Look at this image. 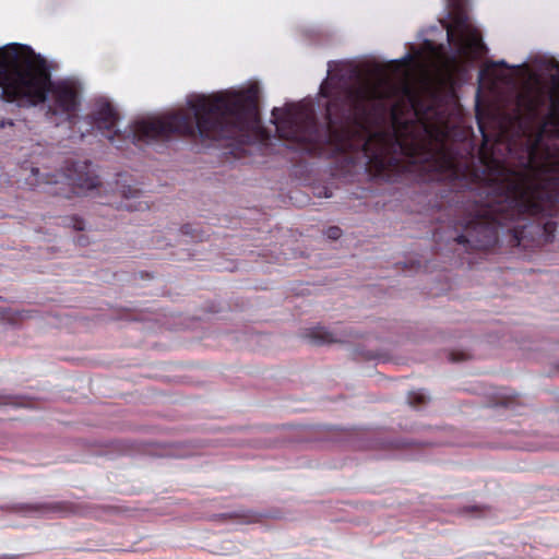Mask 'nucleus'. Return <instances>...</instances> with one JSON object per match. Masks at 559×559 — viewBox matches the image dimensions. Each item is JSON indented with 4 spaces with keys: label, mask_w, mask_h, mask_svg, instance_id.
Returning a JSON list of instances; mask_svg holds the SVG:
<instances>
[{
    "label": "nucleus",
    "mask_w": 559,
    "mask_h": 559,
    "mask_svg": "<svg viewBox=\"0 0 559 559\" xmlns=\"http://www.w3.org/2000/svg\"><path fill=\"white\" fill-rule=\"evenodd\" d=\"M372 78L338 88L334 78L320 86L329 98L325 121L311 106L287 104L272 110L278 138L310 155L347 153L361 147L369 171L386 177L401 168L402 158L435 175H456L447 145L448 121L435 97H426L407 83L395 85L377 67Z\"/></svg>",
    "instance_id": "obj_1"
},
{
    "label": "nucleus",
    "mask_w": 559,
    "mask_h": 559,
    "mask_svg": "<svg viewBox=\"0 0 559 559\" xmlns=\"http://www.w3.org/2000/svg\"><path fill=\"white\" fill-rule=\"evenodd\" d=\"M511 132L501 128L493 139L479 126L478 158L486 173L472 191L457 245H499V233L515 245H548L559 216V138H546L545 126L531 130L521 117Z\"/></svg>",
    "instance_id": "obj_2"
},
{
    "label": "nucleus",
    "mask_w": 559,
    "mask_h": 559,
    "mask_svg": "<svg viewBox=\"0 0 559 559\" xmlns=\"http://www.w3.org/2000/svg\"><path fill=\"white\" fill-rule=\"evenodd\" d=\"M193 116L185 111L163 118L135 121L122 136L131 143L166 141L173 135L199 139L214 144L234 141L249 144L264 138L259 115V88L199 95L188 103Z\"/></svg>",
    "instance_id": "obj_3"
},
{
    "label": "nucleus",
    "mask_w": 559,
    "mask_h": 559,
    "mask_svg": "<svg viewBox=\"0 0 559 559\" xmlns=\"http://www.w3.org/2000/svg\"><path fill=\"white\" fill-rule=\"evenodd\" d=\"M51 95L48 114L75 115L80 97L75 85L69 81H51L47 60L33 48L10 44L0 48V98L7 102L25 100L38 105Z\"/></svg>",
    "instance_id": "obj_4"
},
{
    "label": "nucleus",
    "mask_w": 559,
    "mask_h": 559,
    "mask_svg": "<svg viewBox=\"0 0 559 559\" xmlns=\"http://www.w3.org/2000/svg\"><path fill=\"white\" fill-rule=\"evenodd\" d=\"M79 163H73L71 167L67 168V173L52 175L47 183L64 185L67 188H59L58 190L50 191L55 195L71 198L72 194H80L85 191L95 189L99 185L98 177L91 175L88 171L79 170V168H87Z\"/></svg>",
    "instance_id": "obj_5"
},
{
    "label": "nucleus",
    "mask_w": 559,
    "mask_h": 559,
    "mask_svg": "<svg viewBox=\"0 0 559 559\" xmlns=\"http://www.w3.org/2000/svg\"><path fill=\"white\" fill-rule=\"evenodd\" d=\"M119 112L112 104L106 99H97L93 103L91 111L86 115V121L99 131L106 132V138L117 148H122L116 142V138L120 139L121 133L116 129L119 121Z\"/></svg>",
    "instance_id": "obj_6"
},
{
    "label": "nucleus",
    "mask_w": 559,
    "mask_h": 559,
    "mask_svg": "<svg viewBox=\"0 0 559 559\" xmlns=\"http://www.w3.org/2000/svg\"><path fill=\"white\" fill-rule=\"evenodd\" d=\"M21 510L27 512H37L41 514H59L67 515L74 511V507L70 502L66 501H57V502H44V503H34V504H24Z\"/></svg>",
    "instance_id": "obj_7"
},
{
    "label": "nucleus",
    "mask_w": 559,
    "mask_h": 559,
    "mask_svg": "<svg viewBox=\"0 0 559 559\" xmlns=\"http://www.w3.org/2000/svg\"><path fill=\"white\" fill-rule=\"evenodd\" d=\"M456 25L457 27L462 31V32H465L466 33V36H465V43H466V46L474 50L475 52H478V53H481L484 50H486V46L485 44L483 43V38H481V35L478 33V31L476 29H468V24H467V17L466 16H463V15H460L457 16L456 19Z\"/></svg>",
    "instance_id": "obj_8"
},
{
    "label": "nucleus",
    "mask_w": 559,
    "mask_h": 559,
    "mask_svg": "<svg viewBox=\"0 0 559 559\" xmlns=\"http://www.w3.org/2000/svg\"><path fill=\"white\" fill-rule=\"evenodd\" d=\"M304 337L312 345L321 346L325 344H332L342 342V340L336 338L333 333L326 330L323 326H316L312 329H308L304 333Z\"/></svg>",
    "instance_id": "obj_9"
},
{
    "label": "nucleus",
    "mask_w": 559,
    "mask_h": 559,
    "mask_svg": "<svg viewBox=\"0 0 559 559\" xmlns=\"http://www.w3.org/2000/svg\"><path fill=\"white\" fill-rule=\"evenodd\" d=\"M59 225L73 231H84L86 229L84 219L78 215L60 217Z\"/></svg>",
    "instance_id": "obj_10"
},
{
    "label": "nucleus",
    "mask_w": 559,
    "mask_h": 559,
    "mask_svg": "<svg viewBox=\"0 0 559 559\" xmlns=\"http://www.w3.org/2000/svg\"><path fill=\"white\" fill-rule=\"evenodd\" d=\"M218 519L222 521L227 520H239L241 523H251L255 521V514L251 511H236V512H228V513H222L217 515Z\"/></svg>",
    "instance_id": "obj_11"
},
{
    "label": "nucleus",
    "mask_w": 559,
    "mask_h": 559,
    "mask_svg": "<svg viewBox=\"0 0 559 559\" xmlns=\"http://www.w3.org/2000/svg\"><path fill=\"white\" fill-rule=\"evenodd\" d=\"M549 99L552 109H557L559 107V75H555L551 78V88L549 93Z\"/></svg>",
    "instance_id": "obj_12"
},
{
    "label": "nucleus",
    "mask_w": 559,
    "mask_h": 559,
    "mask_svg": "<svg viewBox=\"0 0 559 559\" xmlns=\"http://www.w3.org/2000/svg\"><path fill=\"white\" fill-rule=\"evenodd\" d=\"M488 508L484 506H467L462 509V513L471 514L472 516L479 518L486 514Z\"/></svg>",
    "instance_id": "obj_13"
},
{
    "label": "nucleus",
    "mask_w": 559,
    "mask_h": 559,
    "mask_svg": "<svg viewBox=\"0 0 559 559\" xmlns=\"http://www.w3.org/2000/svg\"><path fill=\"white\" fill-rule=\"evenodd\" d=\"M408 402L411 405H423L427 402V397L421 392H411L408 394Z\"/></svg>",
    "instance_id": "obj_14"
},
{
    "label": "nucleus",
    "mask_w": 559,
    "mask_h": 559,
    "mask_svg": "<svg viewBox=\"0 0 559 559\" xmlns=\"http://www.w3.org/2000/svg\"><path fill=\"white\" fill-rule=\"evenodd\" d=\"M343 231L338 226H331L326 229L325 235L330 240H338Z\"/></svg>",
    "instance_id": "obj_15"
},
{
    "label": "nucleus",
    "mask_w": 559,
    "mask_h": 559,
    "mask_svg": "<svg viewBox=\"0 0 559 559\" xmlns=\"http://www.w3.org/2000/svg\"><path fill=\"white\" fill-rule=\"evenodd\" d=\"M180 230L183 235H190L193 239H197L199 241L205 240L203 238H197V236H195L197 229L190 224L183 225Z\"/></svg>",
    "instance_id": "obj_16"
},
{
    "label": "nucleus",
    "mask_w": 559,
    "mask_h": 559,
    "mask_svg": "<svg viewBox=\"0 0 559 559\" xmlns=\"http://www.w3.org/2000/svg\"><path fill=\"white\" fill-rule=\"evenodd\" d=\"M141 194V191L139 189H135V188H131V187H128L127 189H123L122 190V195L126 198V199H136L139 198Z\"/></svg>",
    "instance_id": "obj_17"
},
{
    "label": "nucleus",
    "mask_w": 559,
    "mask_h": 559,
    "mask_svg": "<svg viewBox=\"0 0 559 559\" xmlns=\"http://www.w3.org/2000/svg\"><path fill=\"white\" fill-rule=\"evenodd\" d=\"M467 249V253L469 254H474V253H484V254H488L491 252V249H493L495 247H487V246H484V247H466Z\"/></svg>",
    "instance_id": "obj_18"
},
{
    "label": "nucleus",
    "mask_w": 559,
    "mask_h": 559,
    "mask_svg": "<svg viewBox=\"0 0 559 559\" xmlns=\"http://www.w3.org/2000/svg\"><path fill=\"white\" fill-rule=\"evenodd\" d=\"M468 356L465 354V353H455V352H452L450 354V360L453 361V362H456V361H463L465 359H467Z\"/></svg>",
    "instance_id": "obj_19"
},
{
    "label": "nucleus",
    "mask_w": 559,
    "mask_h": 559,
    "mask_svg": "<svg viewBox=\"0 0 559 559\" xmlns=\"http://www.w3.org/2000/svg\"><path fill=\"white\" fill-rule=\"evenodd\" d=\"M492 64L496 66V67H500V68H509L508 63L504 60H500V61L495 62Z\"/></svg>",
    "instance_id": "obj_20"
},
{
    "label": "nucleus",
    "mask_w": 559,
    "mask_h": 559,
    "mask_svg": "<svg viewBox=\"0 0 559 559\" xmlns=\"http://www.w3.org/2000/svg\"><path fill=\"white\" fill-rule=\"evenodd\" d=\"M19 556L16 555H3L2 557H0V559H17Z\"/></svg>",
    "instance_id": "obj_21"
},
{
    "label": "nucleus",
    "mask_w": 559,
    "mask_h": 559,
    "mask_svg": "<svg viewBox=\"0 0 559 559\" xmlns=\"http://www.w3.org/2000/svg\"><path fill=\"white\" fill-rule=\"evenodd\" d=\"M124 207L129 211L138 210V206H134L133 204H126Z\"/></svg>",
    "instance_id": "obj_22"
},
{
    "label": "nucleus",
    "mask_w": 559,
    "mask_h": 559,
    "mask_svg": "<svg viewBox=\"0 0 559 559\" xmlns=\"http://www.w3.org/2000/svg\"><path fill=\"white\" fill-rule=\"evenodd\" d=\"M83 241H87V239L84 237V235H81V236L78 238V242H79V245H83Z\"/></svg>",
    "instance_id": "obj_23"
},
{
    "label": "nucleus",
    "mask_w": 559,
    "mask_h": 559,
    "mask_svg": "<svg viewBox=\"0 0 559 559\" xmlns=\"http://www.w3.org/2000/svg\"><path fill=\"white\" fill-rule=\"evenodd\" d=\"M500 405L502 406H509L510 402L508 401V399H504L502 402L499 403Z\"/></svg>",
    "instance_id": "obj_24"
},
{
    "label": "nucleus",
    "mask_w": 559,
    "mask_h": 559,
    "mask_svg": "<svg viewBox=\"0 0 559 559\" xmlns=\"http://www.w3.org/2000/svg\"><path fill=\"white\" fill-rule=\"evenodd\" d=\"M528 103H530V109H534L535 107V104H534V100L533 99H528Z\"/></svg>",
    "instance_id": "obj_25"
},
{
    "label": "nucleus",
    "mask_w": 559,
    "mask_h": 559,
    "mask_svg": "<svg viewBox=\"0 0 559 559\" xmlns=\"http://www.w3.org/2000/svg\"><path fill=\"white\" fill-rule=\"evenodd\" d=\"M448 36L451 37L452 36V32L450 29H448Z\"/></svg>",
    "instance_id": "obj_26"
}]
</instances>
